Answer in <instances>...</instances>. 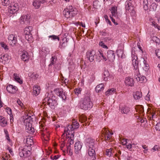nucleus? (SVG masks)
<instances>
[{
    "label": "nucleus",
    "mask_w": 160,
    "mask_h": 160,
    "mask_svg": "<svg viewBox=\"0 0 160 160\" xmlns=\"http://www.w3.org/2000/svg\"><path fill=\"white\" fill-rule=\"evenodd\" d=\"M79 126V124L77 121H73L72 122V124L71 125H68L65 128V131H68L69 130L74 131L75 129H77L78 128Z\"/></svg>",
    "instance_id": "f8f14e48"
},
{
    "label": "nucleus",
    "mask_w": 160,
    "mask_h": 160,
    "mask_svg": "<svg viewBox=\"0 0 160 160\" xmlns=\"http://www.w3.org/2000/svg\"><path fill=\"white\" fill-rule=\"evenodd\" d=\"M6 111L7 112V113L10 115L11 114L12 110L9 108H6Z\"/></svg>",
    "instance_id": "bf43d9fd"
},
{
    "label": "nucleus",
    "mask_w": 160,
    "mask_h": 160,
    "mask_svg": "<svg viewBox=\"0 0 160 160\" xmlns=\"http://www.w3.org/2000/svg\"><path fill=\"white\" fill-rule=\"evenodd\" d=\"M64 146H65V143L64 142H62L61 144L60 148H61V149L63 151H64V150L63 149V148Z\"/></svg>",
    "instance_id": "69168bd1"
},
{
    "label": "nucleus",
    "mask_w": 160,
    "mask_h": 160,
    "mask_svg": "<svg viewBox=\"0 0 160 160\" xmlns=\"http://www.w3.org/2000/svg\"><path fill=\"white\" fill-rule=\"evenodd\" d=\"M17 102L20 106H21V107H22V106L23 105V104L20 100H17Z\"/></svg>",
    "instance_id": "e2e57ef3"
},
{
    "label": "nucleus",
    "mask_w": 160,
    "mask_h": 160,
    "mask_svg": "<svg viewBox=\"0 0 160 160\" xmlns=\"http://www.w3.org/2000/svg\"><path fill=\"white\" fill-rule=\"evenodd\" d=\"M134 145L135 144L134 143H133L132 144H129L126 145V147L130 151H131L132 148V145Z\"/></svg>",
    "instance_id": "6e6d98bb"
},
{
    "label": "nucleus",
    "mask_w": 160,
    "mask_h": 160,
    "mask_svg": "<svg viewBox=\"0 0 160 160\" xmlns=\"http://www.w3.org/2000/svg\"><path fill=\"white\" fill-rule=\"evenodd\" d=\"M152 39L153 41H155L157 43H159L160 42V40L159 38L156 37H153Z\"/></svg>",
    "instance_id": "09e8293b"
},
{
    "label": "nucleus",
    "mask_w": 160,
    "mask_h": 160,
    "mask_svg": "<svg viewBox=\"0 0 160 160\" xmlns=\"http://www.w3.org/2000/svg\"><path fill=\"white\" fill-rule=\"evenodd\" d=\"M155 53L158 58L160 59V49H156L155 51Z\"/></svg>",
    "instance_id": "864d4df0"
},
{
    "label": "nucleus",
    "mask_w": 160,
    "mask_h": 160,
    "mask_svg": "<svg viewBox=\"0 0 160 160\" xmlns=\"http://www.w3.org/2000/svg\"><path fill=\"white\" fill-rule=\"evenodd\" d=\"M68 142L69 145H72L73 143V138H69L68 141Z\"/></svg>",
    "instance_id": "052dcab7"
},
{
    "label": "nucleus",
    "mask_w": 160,
    "mask_h": 160,
    "mask_svg": "<svg viewBox=\"0 0 160 160\" xmlns=\"http://www.w3.org/2000/svg\"><path fill=\"white\" fill-rule=\"evenodd\" d=\"M99 45L100 46L102 47V48L107 49L108 47L107 45H105L103 42H100L99 43Z\"/></svg>",
    "instance_id": "3c124183"
},
{
    "label": "nucleus",
    "mask_w": 160,
    "mask_h": 160,
    "mask_svg": "<svg viewBox=\"0 0 160 160\" xmlns=\"http://www.w3.org/2000/svg\"><path fill=\"white\" fill-rule=\"evenodd\" d=\"M29 58L28 54L27 52L25 51H23L21 56V59L24 61H28Z\"/></svg>",
    "instance_id": "4be33fe9"
},
{
    "label": "nucleus",
    "mask_w": 160,
    "mask_h": 160,
    "mask_svg": "<svg viewBox=\"0 0 160 160\" xmlns=\"http://www.w3.org/2000/svg\"><path fill=\"white\" fill-rule=\"evenodd\" d=\"M125 83L127 86L132 87L134 84L133 79L130 77H127L125 78Z\"/></svg>",
    "instance_id": "6ab92c4d"
},
{
    "label": "nucleus",
    "mask_w": 160,
    "mask_h": 160,
    "mask_svg": "<svg viewBox=\"0 0 160 160\" xmlns=\"http://www.w3.org/2000/svg\"><path fill=\"white\" fill-rule=\"evenodd\" d=\"M61 156V155H52L51 157V158L52 160H57Z\"/></svg>",
    "instance_id": "603ef678"
},
{
    "label": "nucleus",
    "mask_w": 160,
    "mask_h": 160,
    "mask_svg": "<svg viewBox=\"0 0 160 160\" xmlns=\"http://www.w3.org/2000/svg\"><path fill=\"white\" fill-rule=\"evenodd\" d=\"M103 133H104L105 135H107L106 139V140H109L110 139V137L113 134L112 133L106 130V129H105L103 131Z\"/></svg>",
    "instance_id": "7c9ffc66"
},
{
    "label": "nucleus",
    "mask_w": 160,
    "mask_h": 160,
    "mask_svg": "<svg viewBox=\"0 0 160 160\" xmlns=\"http://www.w3.org/2000/svg\"><path fill=\"white\" fill-rule=\"evenodd\" d=\"M56 58L55 56H52L51 58V63L49 65H52L55 63Z\"/></svg>",
    "instance_id": "37998d69"
},
{
    "label": "nucleus",
    "mask_w": 160,
    "mask_h": 160,
    "mask_svg": "<svg viewBox=\"0 0 160 160\" xmlns=\"http://www.w3.org/2000/svg\"><path fill=\"white\" fill-rule=\"evenodd\" d=\"M82 144L80 142H76L74 146V152L77 154L82 156L81 149L82 148Z\"/></svg>",
    "instance_id": "9d476101"
},
{
    "label": "nucleus",
    "mask_w": 160,
    "mask_h": 160,
    "mask_svg": "<svg viewBox=\"0 0 160 160\" xmlns=\"http://www.w3.org/2000/svg\"><path fill=\"white\" fill-rule=\"evenodd\" d=\"M86 146L89 156H95L96 154L95 149L96 146V144L95 143V140L92 138H88L86 140Z\"/></svg>",
    "instance_id": "f257e3e1"
},
{
    "label": "nucleus",
    "mask_w": 160,
    "mask_h": 160,
    "mask_svg": "<svg viewBox=\"0 0 160 160\" xmlns=\"http://www.w3.org/2000/svg\"><path fill=\"white\" fill-rule=\"evenodd\" d=\"M127 139H124L122 140L121 142L122 145H126L127 143Z\"/></svg>",
    "instance_id": "13d9d810"
},
{
    "label": "nucleus",
    "mask_w": 160,
    "mask_h": 160,
    "mask_svg": "<svg viewBox=\"0 0 160 160\" xmlns=\"http://www.w3.org/2000/svg\"><path fill=\"white\" fill-rule=\"evenodd\" d=\"M107 57L108 60L110 62L114 61L115 58L114 52L112 50H108L107 52Z\"/></svg>",
    "instance_id": "4468645a"
},
{
    "label": "nucleus",
    "mask_w": 160,
    "mask_h": 160,
    "mask_svg": "<svg viewBox=\"0 0 160 160\" xmlns=\"http://www.w3.org/2000/svg\"><path fill=\"white\" fill-rule=\"evenodd\" d=\"M113 148H111L109 149H106L104 152V154L108 157L112 156L113 155Z\"/></svg>",
    "instance_id": "393cba45"
},
{
    "label": "nucleus",
    "mask_w": 160,
    "mask_h": 160,
    "mask_svg": "<svg viewBox=\"0 0 160 160\" xmlns=\"http://www.w3.org/2000/svg\"><path fill=\"white\" fill-rule=\"evenodd\" d=\"M25 30L26 31H27L28 32V33L27 32L26 33V34L27 35H29L30 33V31L29 28H25Z\"/></svg>",
    "instance_id": "774afa93"
},
{
    "label": "nucleus",
    "mask_w": 160,
    "mask_h": 160,
    "mask_svg": "<svg viewBox=\"0 0 160 160\" xmlns=\"http://www.w3.org/2000/svg\"><path fill=\"white\" fill-rule=\"evenodd\" d=\"M18 5L17 3H12L9 6L8 10L11 14L15 13L18 10Z\"/></svg>",
    "instance_id": "1a4fd4ad"
},
{
    "label": "nucleus",
    "mask_w": 160,
    "mask_h": 160,
    "mask_svg": "<svg viewBox=\"0 0 160 160\" xmlns=\"http://www.w3.org/2000/svg\"><path fill=\"white\" fill-rule=\"evenodd\" d=\"M133 96L135 99H139L142 97V93L139 91L133 93Z\"/></svg>",
    "instance_id": "bb28decb"
},
{
    "label": "nucleus",
    "mask_w": 160,
    "mask_h": 160,
    "mask_svg": "<svg viewBox=\"0 0 160 160\" xmlns=\"http://www.w3.org/2000/svg\"><path fill=\"white\" fill-rule=\"evenodd\" d=\"M112 13L111 16L116 17L117 14V8L115 7H112L111 9Z\"/></svg>",
    "instance_id": "72a5a7b5"
},
{
    "label": "nucleus",
    "mask_w": 160,
    "mask_h": 160,
    "mask_svg": "<svg viewBox=\"0 0 160 160\" xmlns=\"http://www.w3.org/2000/svg\"><path fill=\"white\" fill-rule=\"evenodd\" d=\"M10 59V57L7 54L2 55L0 57V62H8Z\"/></svg>",
    "instance_id": "aec40b11"
},
{
    "label": "nucleus",
    "mask_w": 160,
    "mask_h": 160,
    "mask_svg": "<svg viewBox=\"0 0 160 160\" xmlns=\"http://www.w3.org/2000/svg\"><path fill=\"white\" fill-rule=\"evenodd\" d=\"M6 138L7 140L8 141V142H11V140L10 138L9 134H7L6 135Z\"/></svg>",
    "instance_id": "338daca9"
},
{
    "label": "nucleus",
    "mask_w": 160,
    "mask_h": 160,
    "mask_svg": "<svg viewBox=\"0 0 160 160\" xmlns=\"http://www.w3.org/2000/svg\"><path fill=\"white\" fill-rule=\"evenodd\" d=\"M32 118L31 116H29L25 119L24 122L27 132L30 134L34 132V129L32 127Z\"/></svg>",
    "instance_id": "423d86ee"
},
{
    "label": "nucleus",
    "mask_w": 160,
    "mask_h": 160,
    "mask_svg": "<svg viewBox=\"0 0 160 160\" xmlns=\"http://www.w3.org/2000/svg\"><path fill=\"white\" fill-rule=\"evenodd\" d=\"M135 109L137 112H138L140 113H142L144 111L143 107L142 106L139 105H137L135 108Z\"/></svg>",
    "instance_id": "f704fd0d"
},
{
    "label": "nucleus",
    "mask_w": 160,
    "mask_h": 160,
    "mask_svg": "<svg viewBox=\"0 0 160 160\" xmlns=\"http://www.w3.org/2000/svg\"><path fill=\"white\" fill-rule=\"evenodd\" d=\"M13 78L17 82L19 83L20 84L22 83V81L18 75L16 73H14L13 74Z\"/></svg>",
    "instance_id": "473e14b6"
},
{
    "label": "nucleus",
    "mask_w": 160,
    "mask_h": 160,
    "mask_svg": "<svg viewBox=\"0 0 160 160\" xmlns=\"http://www.w3.org/2000/svg\"><path fill=\"white\" fill-rule=\"evenodd\" d=\"M82 91V89L80 88H76L74 90V92L77 95H78V94L81 93V91Z\"/></svg>",
    "instance_id": "8fccbe9b"
},
{
    "label": "nucleus",
    "mask_w": 160,
    "mask_h": 160,
    "mask_svg": "<svg viewBox=\"0 0 160 160\" xmlns=\"http://www.w3.org/2000/svg\"><path fill=\"white\" fill-rule=\"evenodd\" d=\"M132 64L134 68V70H139L138 69V62L137 60L138 58L136 56L132 55Z\"/></svg>",
    "instance_id": "2eb2a0df"
},
{
    "label": "nucleus",
    "mask_w": 160,
    "mask_h": 160,
    "mask_svg": "<svg viewBox=\"0 0 160 160\" xmlns=\"http://www.w3.org/2000/svg\"><path fill=\"white\" fill-rule=\"evenodd\" d=\"M74 131L71 130L69 129L68 131H65V128L64 131V134H66V136L68 137H70L69 138H73L74 139Z\"/></svg>",
    "instance_id": "412c9836"
},
{
    "label": "nucleus",
    "mask_w": 160,
    "mask_h": 160,
    "mask_svg": "<svg viewBox=\"0 0 160 160\" xmlns=\"http://www.w3.org/2000/svg\"><path fill=\"white\" fill-rule=\"evenodd\" d=\"M142 5L143 6V8L145 10H148V0H142Z\"/></svg>",
    "instance_id": "c9c22d12"
},
{
    "label": "nucleus",
    "mask_w": 160,
    "mask_h": 160,
    "mask_svg": "<svg viewBox=\"0 0 160 160\" xmlns=\"http://www.w3.org/2000/svg\"><path fill=\"white\" fill-rule=\"evenodd\" d=\"M110 18H111V20H112V22L114 23V24L115 25H118V23L115 22V20L113 18H112V17L111 16V15H110Z\"/></svg>",
    "instance_id": "680f3d73"
},
{
    "label": "nucleus",
    "mask_w": 160,
    "mask_h": 160,
    "mask_svg": "<svg viewBox=\"0 0 160 160\" xmlns=\"http://www.w3.org/2000/svg\"><path fill=\"white\" fill-rule=\"evenodd\" d=\"M63 41L65 40L66 41V42L64 41L61 45V48H65L67 45V42H68V40L67 38H63L62 39Z\"/></svg>",
    "instance_id": "ea45409f"
},
{
    "label": "nucleus",
    "mask_w": 160,
    "mask_h": 160,
    "mask_svg": "<svg viewBox=\"0 0 160 160\" xmlns=\"http://www.w3.org/2000/svg\"><path fill=\"white\" fill-rule=\"evenodd\" d=\"M120 109L122 113L127 114L130 111L129 108L125 106L121 108H120Z\"/></svg>",
    "instance_id": "cd10ccee"
},
{
    "label": "nucleus",
    "mask_w": 160,
    "mask_h": 160,
    "mask_svg": "<svg viewBox=\"0 0 160 160\" xmlns=\"http://www.w3.org/2000/svg\"><path fill=\"white\" fill-rule=\"evenodd\" d=\"M77 9L72 6L67 7L63 11V14L67 18H71L75 16L77 14Z\"/></svg>",
    "instance_id": "7ed1b4c3"
},
{
    "label": "nucleus",
    "mask_w": 160,
    "mask_h": 160,
    "mask_svg": "<svg viewBox=\"0 0 160 160\" xmlns=\"http://www.w3.org/2000/svg\"><path fill=\"white\" fill-rule=\"evenodd\" d=\"M49 38H51L52 40H55L56 39H58V41H59V38L57 36L52 35L48 36Z\"/></svg>",
    "instance_id": "79ce46f5"
},
{
    "label": "nucleus",
    "mask_w": 160,
    "mask_h": 160,
    "mask_svg": "<svg viewBox=\"0 0 160 160\" xmlns=\"http://www.w3.org/2000/svg\"><path fill=\"white\" fill-rule=\"evenodd\" d=\"M129 12H130V15L131 16L133 17L135 16L136 12L135 11L134 9V8L132 9H130L129 10H128Z\"/></svg>",
    "instance_id": "c03bdc74"
},
{
    "label": "nucleus",
    "mask_w": 160,
    "mask_h": 160,
    "mask_svg": "<svg viewBox=\"0 0 160 160\" xmlns=\"http://www.w3.org/2000/svg\"><path fill=\"white\" fill-rule=\"evenodd\" d=\"M26 143V145L29 146H30L31 147V146L33 144V140L30 138H27V139Z\"/></svg>",
    "instance_id": "4c0bfd02"
},
{
    "label": "nucleus",
    "mask_w": 160,
    "mask_h": 160,
    "mask_svg": "<svg viewBox=\"0 0 160 160\" xmlns=\"http://www.w3.org/2000/svg\"><path fill=\"white\" fill-rule=\"evenodd\" d=\"M104 89V85L102 83L98 85L95 88V90L96 92H99L102 91Z\"/></svg>",
    "instance_id": "c756f323"
},
{
    "label": "nucleus",
    "mask_w": 160,
    "mask_h": 160,
    "mask_svg": "<svg viewBox=\"0 0 160 160\" xmlns=\"http://www.w3.org/2000/svg\"><path fill=\"white\" fill-rule=\"evenodd\" d=\"M1 47L3 48L5 50H8V48L7 45L3 42H2L0 43Z\"/></svg>",
    "instance_id": "49530a36"
},
{
    "label": "nucleus",
    "mask_w": 160,
    "mask_h": 160,
    "mask_svg": "<svg viewBox=\"0 0 160 160\" xmlns=\"http://www.w3.org/2000/svg\"><path fill=\"white\" fill-rule=\"evenodd\" d=\"M53 92L55 94L63 100H65L66 99V93L65 92L63 91V90L62 88H58L55 89L54 90Z\"/></svg>",
    "instance_id": "0eeeda50"
},
{
    "label": "nucleus",
    "mask_w": 160,
    "mask_h": 160,
    "mask_svg": "<svg viewBox=\"0 0 160 160\" xmlns=\"http://www.w3.org/2000/svg\"><path fill=\"white\" fill-rule=\"evenodd\" d=\"M41 88L40 87L37 85H35L33 87V93L35 96L38 95L40 93Z\"/></svg>",
    "instance_id": "5701e85b"
},
{
    "label": "nucleus",
    "mask_w": 160,
    "mask_h": 160,
    "mask_svg": "<svg viewBox=\"0 0 160 160\" xmlns=\"http://www.w3.org/2000/svg\"><path fill=\"white\" fill-rule=\"evenodd\" d=\"M30 15L29 14L22 15L20 18L21 23L22 24L28 23L30 19Z\"/></svg>",
    "instance_id": "a211bd4d"
},
{
    "label": "nucleus",
    "mask_w": 160,
    "mask_h": 160,
    "mask_svg": "<svg viewBox=\"0 0 160 160\" xmlns=\"http://www.w3.org/2000/svg\"><path fill=\"white\" fill-rule=\"evenodd\" d=\"M109 74L107 71H105L103 73V79L105 81L108 80L107 78L109 76Z\"/></svg>",
    "instance_id": "58836bf2"
},
{
    "label": "nucleus",
    "mask_w": 160,
    "mask_h": 160,
    "mask_svg": "<svg viewBox=\"0 0 160 160\" xmlns=\"http://www.w3.org/2000/svg\"><path fill=\"white\" fill-rule=\"evenodd\" d=\"M47 2V0H34L32 5L36 9L39 8L41 3H43Z\"/></svg>",
    "instance_id": "dca6fc26"
},
{
    "label": "nucleus",
    "mask_w": 160,
    "mask_h": 160,
    "mask_svg": "<svg viewBox=\"0 0 160 160\" xmlns=\"http://www.w3.org/2000/svg\"><path fill=\"white\" fill-rule=\"evenodd\" d=\"M143 63L142 64V68L143 70L146 72H148L149 70V65L147 63V61L143 59Z\"/></svg>",
    "instance_id": "b1692460"
},
{
    "label": "nucleus",
    "mask_w": 160,
    "mask_h": 160,
    "mask_svg": "<svg viewBox=\"0 0 160 160\" xmlns=\"http://www.w3.org/2000/svg\"><path fill=\"white\" fill-rule=\"evenodd\" d=\"M152 25L154 26L155 28H157L158 30H160V27L157 23L155 22H152Z\"/></svg>",
    "instance_id": "de8ad7c7"
},
{
    "label": "nucleus",
    "mask_w": 160,
    "mask_h": 160,
    "mask_svg": "<svg viewBox=\"0 0 160 160\" xmlns=\"http://www.w3.org/2000/svg\"><path fill=\"white\" fill-rule=\"evenodd\" d=\"M98 1H95L93 2V6L94 8H97L98 6L99 5L98 4Z\"/></svg>",
    "instance_id": "5fc2aeb1"
},
{
    "label": "nucleus",
    "mask_w": 160,
    "mask_h": 160,
    "mask_svg": "<svg viewBox=\"0 0 160 160\" xmlns=\"http://www.w3.org/2000/svg\"><path fill=\"white\" fill-rule=\"evenodd\" d=\"M7 149L9 151V152L10 153L11 155H13V153L12 149L10 147H8L7 148Z\"/></svg>",
    "instance_id": "0e129e2a"
},
{
    "label": "nucleus",
    "mask_w": 160,
    "mask_h": 160,
    "mask_svg": "<svg viewBox=\"0 0 160 160\" xmlns=\"http://www.w3.org/2000/svg\"><path fill=\"white\" fill-rule=\"evenodd\" d=\"M8 42L10 46H14L17 43V36L13 34L10 35L8 37Z\"/></svg>",
    "instance_id": "9b49d317"
},
{
    "label": "nucleus",
    "mask_w": 160,
    "mask_h": 160,
    "mask_svg": "<svg viewBox=\"0 0 160 160\" xmlns=\"http://www.w3.org/2000/svg\"><path fill=\"white\" fill-rule=\"evenodd\" d=\"M2 4L4 6H7L10 3V1L9 0H2Z\"/></svg>",
    "instance_id": "a18cd8bd"
},
{
    "label": "nucleus",
    "mask_w": 160,
    "mask_h": 160,
    "mask_svg": "<svg viewBox=\"0 0 160 160\" xmlns=\"http://www.w3.org/2000/svg\"><path fill=\"white\" fill-rule=\"evenodd\" d=\"M79 106L81 108L84 110L91 108L92 106V103L90 98L88 96H86L81 98Z\"/></svg>",
    "instance_id": "f03ea898"
},
{
    "label": "nucleus",
    "mask_w": 160,
    "mask_h": 160,
    "mask_svg": "<svg viewBox=\"0 0 160 160\" xmlns=\"http://www.w3.org/2000/svg\"><path fill=\"white\" fill-rule=\"evenodd\" d=\"M6 89L8 92L14 94L18 90V88L15 86L9 85L7 86L6 88Z\"/></svg>",
    "instance_id": "f3484780"
},
{
    "label": "nucleus",
    "mask_w": 160,
    "mask_h": 160,
    "mask_svg": "<svg viewBox=\"0 0 160 160\" xmlns=\"http://www.w3.org/2000/svg\"><path fill=\"white\" fill-rule=\"evenodd\" d=\"M117 55L119 57H120L122 58H124L125 57V56L123 53V51L122 50H117Z\"/></svg>",
    "instance_id": "2f4dec72"
},
{
    "label": "nucleus",
    "mask_w": 160,
    "mask_h": 160,
    "mask_svg": "<svg viewBox=\"0 0 160 160\" xmlns=\"http://www.w3.org/2000/svg\"><path fill=\"white\" fill-rule=\"evenodd\" d=\"M7 124V121L5 118L2 116H0V125L4 127Z\"/></svg>",
    "instance_id": "a878e982"
},
{
    "label": "nucleus",
    "mask_w": 160,
    "mask_h": 160,
    "mask_svg": "<svg viewBox=\"0 0 160 160\" xmlns=\"http://www.w3.org/2000/svg\"><path fill=\"white\" fill-rule=\"evenodd\" d=\"M157 5L155 3H152L150 7V10L152 11H155L156 10Z\"/></svg>",
    "instance_id": "e433bc0d"
},
{
    "label": "nucleus",
    "mask_w": 160,
    "mask_h": 160,
    "mask_svg": "<svg viewBox=\"0 0 160 160\" xmlns=\"http://www.w3.org/2000/svg\"><path fill=\"white\" fill-rule=\"evenodd\" d=\"M134 78L138 82L140 83H142L143 81H146V78L145 77L140 75L139 70H134Z\"/></svg>",
    "instance_id": "6e6552de"
},
{
    "label": "nucleus",
    "mask_w": 160,
    "mask_h": 160,
    "mask_svg": "<svg viewBox=\"0 0 160 160\" xmlns=\"http://www.w3.org/2000/svg\"><path fill=\"white\" fill-rule=\"evenodd\" d=\"M155 128L157 131H160V122L157 123L156 125Z\"/></svg>",
    "instance_id": "4d7b16f0"
},
{
    "label": "nucleus",
    "mask_w": 160,
    "mask_h": 160,
    "mask_svg": "<svg viewBox=\"0 0 160 160\" xmlns=\"http://www.w3.org/2000/svg\"><path fill=\"white\" fill-rule=\"evenodd\" d=\"M32 148L30 146L25 145L23 147H21L19 149V154L21 157H27L31 153Z\"/></svg>",
    "instance_id": "39448f33"
},
{
    "label": "nucleus",
    "mask_w": 160,
    "mask_h": 160,
    "mask_svg": "<svg viewBox=\"0 0 160 160\" xmlns=\"http://www.w3.org/2000/svg\"><path fill=\"white\" fill-rule=\"evenodd\" d=\"M98 55H99V57H102V59L104 60L105 61H107L108 60V59L107 57H106L101 52H99L98 53Z\"/></svg>",
    "instance_id": "a19ab883"
},
{
    "label": "nucleus",
    "mask_w": 160,
    "mask_h": 160,
    "mask_svg": "<svg viewBox=\"0 0 160 160\" xmlns=\"http://www.w3.org/2000/svg\"><path fill=\"white\" fill-rule=\"evenodd\" d=\"M116 89L114 88H112L108 89L105 93V94L107 96H109L110 95L116 93Z\"/></svg>",
    "instance_id": "c85d7f7f"
},
{
    "label": "nucleus",
    "mask_w": 160,
    "mask_h": 160,
    "mask_svg": "<svg viewBox=\"0 0 160 160\" xmlns=\"http://www.w3.org/2000/svg\"><path fill=\"white\" fill-rule=\"evenodd\" d=\"M95 54V52L94 50H89L87 52V58L90 62H92L94 60Z\"/></svg>",
    "instance_id": "ddd939ff"
},
{
    "label": "nucleus",
    "mask_w": 160,
    "mask_h": 160,
    "mask_svg": "<svg viewBox=\"0 0 160 160\" xmlns=\"http://www.w3.org/2000/svg\"><path fill=\"white\" fill-rule=\"evenodd\" d=\"M45 97L44 98L45 101L47 102V103L51 108L54 109L58 104L55 96L52 95L51 96H50L49 93H47Z\"/></svg>",
    "instance_id": "20e7f679"
}]
</instances>
